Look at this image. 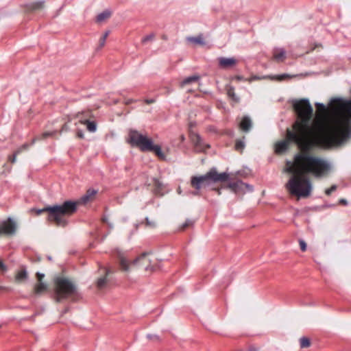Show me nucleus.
I'll return each mask as SVG.
<instances>
[{
    "label": "nucleus",
    "mask_w": 351,
    "mask_h": 351,
    "mask_svg": "<svg viewBox=\"0 0 351 351\" xmlns=\"http://www.w3.org/2000/svg\"><path fill=\"white\" fill-rule=\"evenodd\" d=\"M215 190L217 192L218 195L221 194V189H215Z\"/></svg>",
    "instance_id": "obj_46"
},
{
    "label": "nucleus",
    "mask_w": 351,
    "mask_h": 351,
    "mask_svg": "<svg viewBox=\"0 0 351 351\" xmlns=\"http://www.w3.org/2000/svg\"><path fill=\"white\" fill-rule=\"evenodd\" d=\"M55 298L57 302L71 298L75 301L79 296L75 285L69 279L58 277L55 280Z\"/></svg>",
    "instance_id": "obj_3"
},
{
    "label": "nucleus",
    "mask_w": 351,
    "mask_h": 351,
    "mask_svg": "<svg viewBox=\"0 0 351 351\" xmlns=\"http://www.w3.org/2000/svg\"><path fill=\"white\" fill-rule=\"evenodd\" d=\"M234 79L238 82L244 80V77L241 75H236L234 77Z\"/></svg>",
    "instance_id": "obj_43"
},
{
    "label": "nucleus",
    "mask_w": 351,
    "mask_h": 351,
    "mask_svg": "<svg viewBox=\"0 0 351 351\" xmlns=\"http://www.w3.org/2000/svg\"><path fill=\"white\" fill-rule=\"evenodd\" d=\"M77 136L80 138H84V132L82 130H77Z\"/></svg>",
    "instance_id": "obj_37"
},
{
    "label": "nucleus",
    "mask_w": 351,
    "mask_h": 351,
    "mask_svg": "<svg viewBox=\"0 0 351 351\" xmlns=\"http://www.w3.org/2000/svg\"><path fill=\"white\" fill-rule=\"evenodd\" d=\"M47 289V286L44 282H39L34 287V293L36 295H40L45 292Z\"/></svg>",
    "instance_id": "obj_19"
},
{
    "label": "nucleus",
    "mask_w": 351,
    "mask_h": 351,
    "mask_svg": "<svg viewBox=\"0 0 351 351\" xmlns=\"http://www.w3.org/2000/svg\"><path fill=\"white\" fill-rule=\"evenodd\" d=\"M92 116V112L90 110H86L80 112L76 114V117L79 119L80 121V119H88Z\"/></svg>",
    "instance_id": "obj_22"
},
{
    "label": "nucleus",
    "mask_w": 351,
    "mask_h": 351,
    "mask_svg": "<svg viewBox=\"0 0 351 351\" xmlns=\"http://www.w3.org/2000/svg\"><path fill=\"white\" fill-rule=\"evenodd\" d=\"M156 101V99L155 98H152V99H145L144 100V102L147 104H153Z\"/></svg>",
    "instance_id": "obj_39"
},
{
    "label": "nucleus",
    "mask_w": 351,
    "mask_h": 351,
    "mask_svg": "<svg viewBox=\"0 0 351 351\" xmlns=\"http://www.w3.org/2000/svg\"><path fill=\"white\" fill-rule=\"evenodd\" d=\"M288 77H289V75L285 73V74L275 75L272 77V79H274V80H276L278 81H282Z\"/></svg>",
    "instance_id": "obj_30"
},
{
    "label": "nucleus",
    "mask_w": 351,
    "mask_h": 351,
    "mask_svg": "<svg viewBox=\"0 0 351 351\" xmlns=\"http://www.w3.org/2000/svg\"><path fill=\"white\" fill-rule=\"evenodd\" d=\"M21 153V149H16L13 155L10 156L9 157V160L12 162V163H14L16 160V156L17 155H19V154Z\"/></svg>",
    "instance_id": "obj_29"
},
{
    "label": "nucleus",
    "mask_w": 351,
    "mask_h": 351,
    "mask_svg": "<svg viewBox=\"0 0 351 351\" xmlns=\"http://www.w3.org/2000/svg\"><path fill=\"white\" fill-rule=\"evenodd\" d=\"M285 50L282 48H276L274 49L273 56L275 60L282 62L286 58Z\"/></svg>",
    "instance_id": "obj_15"
},
{
    "label": "nucleus",
    "mask_w": 351,
    "mask_h": 351,
    "mask_svg": "<svg viewBox=\"0 0 351 351\" xmlns=\"http://www.w3.org/2000/svg\"><path fill=\"white\" fill-rule=\"evenodd\" d=\"M36 277H37V280L39 282H42V280L43 278L45 277V275L43 274H41V273H39V272H37L36 273Z\"/></svg>",
    "instance_id": "obj_36"
},
{
    "label": "nucleus",
    "mask_w": 351,
    "mask_h": 351,
    "mask_svg": "<svg viewBox=\"0 0 351 351\" xmlns=\"http://www.w3.org/2000/svg\"><path fill=\"white\" fill-rule=\"evenodd\" d=\"M245 136L243 137V139H237L235 142L234 148L237 151L240 152L241 153L243 152L245 147Z\"/></svg>",
    "instance_id": "obj_21"
},
{
    "label": "nucleus",
    "mask_w": 351,
    "mask_h": 351,
    "mask_svg": "<svg viewBox=\"0 0 351 351\" xmlns=\"http://www.w3.org/2000/svg\"><path fill=\"white\" fill-rule=\"evenodd\" d=\"M300 345L301 348L309 347L311 345L310 339L305 337H301L300 339Z\"/></svg>",
    "instance_id": "obj_26"
},
{
    "label": "nucleus",
    "mask_w": 351,
    "mask_h": 351,
    "mask_svg": "<svg viewBox=\"0 0 351 351\" xmlns=\"http://www.w3.org/2000/svg\"><path fill=\"white\" fill-rule=\"evenodd\" d=\"M7 270L5 265L0 260V271L5 272Z\"/></svg>",
    "instance_id": "obj_38"
},
{
    "label": "nucleus",
    "mask_w": 351,
    "mask_h": 351,
    "mask_svg": "<svg viewBox=\"0 0 351 351\" xmlns=\"http://www.w3.org/2000/svg\"><path fill=\"white\" fill-rule=\"evenodd\" d=\"M227 95L229 97V98H230L235 103H239L240 101V98L236 95L234 92V88L233 86H228Z\"/></svg>",
    "instance_id": "obj_17"
},
{
    "label": "nucleus",
    "mask_w": 351,
    "mask_h": 351,
    "mask_svg": "<svg viewBox=\"0 0 351 351\" xmlns=\"http://www.w3.org/2000/svg\"><path fill=\"white\" fill-rule=\"evenodd\" d=\"M148 254H149V252H144L136 258L133 261L129 262L121 251H117V256L119 259V265L121 269L125 271L129 270L130 265H136L140 261L145 258V256Z\"/></svg>",
    "instance_id": "obj_6"
},
{
    "label": "nucleus",
    "mask_w": 351,
    "mask_h": 351,
    "mask_svg": "<svg viewBox=\"0 0 351 351\" xmlns=\"http://www.w3.org/2000/svg\"><path fill=\"white\" fill-rule=\"evenodd\" d=\"M229 179V175L226 172L218 173L215 167H213L205 175L193 176L191 180V186L196 190L202 187L208 186L212 183L223 182Z\"/></svg>",
    "instance_id": "obj_4"
},
{
    "label": "nucleus",
    "mask_w": 351,
    "mask_h": 351,
    "mask_svg": "<svg viewBox=\"0 0 351 351\" xmlns=\"http://www.w3.org/2000/svg\"><path fill=\"white\" fill-rule=\"evenodd\" d=\"M37 215L43 213H47V220L54 222L57 226L66 227L69 221L66 218L70 216L77 210V203L75 201L66 200L62 204H56L53 206H47L41 209L34 208Z\"/></svg>",
    "instance_id": "obj_2"
},
{
    "label": "nucleus",
    "mask_w": 351,
    "mask_h": 351,
    "mask_svg": "<svg viewBox=\"0 0 351 351\" xmlns=\"http://www.w3.org/2000/svg\"><path fill=\"white\" fill-rule=\"evenodd\" d=\"M299 243H300V250L302 252L306 251V242L304 240H302V239H300L299 240Z\"/></svg>",
    "instance_id": "obj_34"
},
{
    "label": "nucleus",
    "mask_w": 351,
    "mask_h": 351,
    "mask_svg": "<svg viewBox=\"0 0 351 351\" xmlns=\"http://www.w3.org/2000/svg\"><path fill=\"white\" fill-rule=\"evenodd\" d=\"M219 65L222 69H228L234 66L237 60L234 58L220 57L218 58Z\"/></svg>",
    "instance_id": "obj_8"
},
{
    "label": "nucleus",
    "mask_w": 351,
    "mask_h": 351,
    "mask_svg": "<svg viewBox=\"0 0 351 351\" xmlns=\"http://www.w3.org/2000/svg\"><path fill=\"white\" fill-rule=\"evenodd\" d=\"M67 311H68V309H67V308H66V309L64 311L63 313H67Z\"/></svg>",
    "instance_id": "obj_52"
},
{
    "label": "nucleus",
    "mask_w": 351,
    "mask_h": 351,
    "mask_svg": "<svg viewBox=\"0 0 351 351\" xmlns=\"http://www.w3.org/2000/svg\"><path fill=\"white\" fill-rule=\"evenodd\" d=\"M154 34H151L147 35L146 36L143 38L142 43L145 44L148 41L152 40L154 39Z\"/></svg>",
    "instance_id": "obj_31"
},
{
    "label": "nucleus",
    "mask_w": 351,
    "mask_h": 351,
    "mask_svg": "<svg viewBox=\"0 0 351 351\" xmlns=\"http://www.w3.org/2000/svg\"><path fill=\"white\" fill-rule=\"evenodd\" d=\"M199 191V190H197L196 191L193 192V194L194 195H199V191Z\"/></svg>",
    "instance_id": "obj_48"
},
{
    "label": "nucleus",
    "mask_w": 351,
    "mask_h": 351,
    "mask_svg": "<svg viewBox=\"0 0 351 351\" xmlns=\"http://www.w3.org/2000/svg\"><path fill=\"white\" fill-rule=\"evenodd\" d=\"M106 277L100 278L98 279L97 282V286L99 289H102L105 287L106 284Z\"/></svg>",
    "instance_id": "obj_28"
},
{
    "label": "nucleus",
    "mask_w": 351,
    "mask_h": 351,
    "mask_svg": "<svg viewBox=\"0 0 351 351\" xmlns=\"http://www.w3.org/2000/svg\"><path fill=\"white\" fill-rule=\"evenodd\" d=\"M243 185L246 186L247 187H251V186L245 184L241 180H237L236 182L228 183L226 188L230 189L232 191L237 193L241 189V186Z\"/></svg>",
    "instance_id": "obj_14"
},
{
    "label": "nucleus",
    "mask_w": 351,
    "mask_h": 351,
    "mask_svg": "<svg viewBox=\"0 0 351 351\" xmlns=\"http://www.w3.org/2000/svg\"><path fill=\"white\" fill-rule=\"evenodd\" d=\"M80 123L86 125L87 130L90 132H95L97 130V124L94 121L89 119H80Z\"/></svg>",
    "instance_id": "obj_16"
},
{
    "label": "nucleus",
    "mask_w": 351,
    "mask_h": 351,
    "mask_svg": "<svg viewBox=\"0 0 351 351\" xmlns=\"http://www.w3.org/2000/svg\"><path fill=\"white\" fill-rule=\"evenodd\" d=\"M239 127L244 132H248L252 128V121L249 116H244L240 123Z\"/></svg>",
    "instance_id": "obj_10"
},
{
    "label": "nucleus",
    "mask_w": 351,
    "mask_h": 351,
    "mask_svg": "<svg viewBox=\"0 0 351 351\" xmlns=\"http://www.w3.org/2000/svg\"><path fill=\"white\" fill-rule=\"evenodd\" d=\"M145 220L147 221V224H148V225L150 224V222H149V219L147 217L145 219Z\"/></svg>",
    "instance_id": "obj_51"
},
{
    "label": "nucleus",
    "mask_w": 351,
    "mask_h": 351,
    "mask_svg": "<svg viewBox=\"0 0 351 351\" xmlns=\"http://www.w3.org/2000/svg\"><path fill=\"white\" fill-rule=\"evenodd\" d=\"M152 138L138 132L136 130L131 129L128 133V142L132 146L138 147L141 151L146 152V148L149 146Z\"/></svg>",
    "instance_id": "obj_5"
},
{
    "label": "nucleus",
    "mask_w": 351,
    "mask_h": 351,
    "mask_svg": "<svg viewBox=\"0 0 351 351\" xmlns=\"http://www.w3.org/2000/svg\"><path fill=\"white\" fill-rule=\"evenodd\" d=\"M195 149L198 152H205L206 149L210 147V145L208 144H205L202 138V137L197 134L195 136V139L193 140Z\"/></svg>",
    "instance_id": "obj_12"
},
{
    "label": "nucleus",
    "mask_w": 351,
    "mask_h": 351,
    "mask_svg": "<svg viewBox=\"0 0 351 351\" xmlns=\"http://www.w3.org/2000/svg\"><path fill=\"white\" fill-rule=\"evenodd\" d=\"M337 185L335 184H333L331 186L330 188L329 189H327L326 191H325V193L326 195H330L332 192H334L335 191H336L337 189Z\"/></svg>",
    "instance_id": "obj_33"
},
{
    "label": "nucleus",
    "mask_w": 351,
    "mask_h": 351,
    "mask_svg": "<svg viewBox=\"0 0 351 351\" xmlns=\"http://www.w3.org/2000/svg\"><path fill=\"white\" fill-rule=\"evenodd\" d=\"M16 230V222L11 218L3 221L0 226V233L12 235L14 234Z\"/></svg>",
    "instance_id": "obj_7"
},
{
    "label": "nucleus",
    "mask_w": 351,
    "mask_h": 351,
    "mask_svg": "<svg viewBox=\"0 0 351 351\" xmlns=\"http://www.w3.org/2000/svg\"><path fill=\"white\" fill-rule=\"evenodd\" d=\"M108 35H109V31H107L104 34V35L101 37H105V39H106Z\"/></svg>",
    "instance_id": "obj_44"
},
{
    "label": "nucleus",
    "mask_w": 351,
    "mask_h": 351,
    "mask_svg": "<svg viewBox=\"0 0 351 351\" xmlns=\"http://www.w3.org/2000/svg\"><path fill=\"white\" fill-rule=\"evenodd\" d=\"M43 136H44V137H45V138H46V137H47V136H50V134H49V133H48V132H45V133H44V134H43Z\"/></svg>",
    "instance_id": "obj_45"
},
{
    "label": "nucleus",
    "mask_w": 351,
    "mask_h": 351,
    "mask_svg": "<svg viewBox=\"0 0 351 351\" xmlns=\"http://www.w3.org/2000/svg\"><path fill=\"white\" fill-rule=\"evenodd\" d=\"M154 193L160 196L163 195V184L157 179H154Z\"/></svg>",
    "instance_id": "obj_18"
},
{
    "label": "nucleus",
    "mask_w": 351,
    "mask_h": 351,
    "mask_svg": "<svg viewBox=\"0 0 351 351\" xmlns=\"http://www.w3.org/2000/svg\"><path fill=\"white\" fill-rule=\"evenodd\" d=\"M28 147H29V145L27 143H25L22 146H21L19 148H18L17 149H21V153L23 150L27 149Z\"/></svg>",
    "instance_id": "obj_40"
},
{
    "label": "nucleus",
    "mask_w": 351,
    "mask_h": 351,
    "mask_svg": "<svg viewBox=\"0 0 351 351\" xmlns=\"http://www.w3.org/2000/svg\"><path fill=\"white\" fill-rule=\"evenodd\" d=\"M339 204H341V205H343V206H347L348 205V201L346 199L341 198V199H340L339 200Z\"/></svg>",
    "instance_id": "obj_42"
},
{
    "label": "nucleus",
    "mask_w": 351,
    "mask_h": 351,
    "mask_svg": "<svg viewBox=\"0 0 351 351\" xmlns=\"http://www.w3.org/2000/svg\"><path fill=\"white\" fill-rule=\"evenodd\" d=\"M106 39H105V37H101L99 39V47L101 48L105 45Z\"/></svg>",
    "instance_id": "obj_35"
},
{
    "label": "nucleus",
    "mask_w": 351,
    "mask_h": 351,
    "mask_svg": "<svg viewBox=\"0 0 351 351\" xmlns=\"http://www.w3.org/2000/svg\"><path fill=\"white\" fill-rule=\"evenodd\" d=\"M97 193V190L93 189H89L87 190L86 194L82 196L78 202H75L77 204L78 203L85 204L89 202Z\"/></svg>",
    "instance_id": "obj_13"
},
{
    "label": "nucleus",
    "mask_w": 351,
    "mask_h": 351,
    "mask_svg": "<svg viewBox=\"0 0 351 351\" xmlns=\"http://www.w3.org/2000/svg\"><path fill=\"white\" fill-rule=\"evenodd\" d=\"M45 1L44 0H39L36 1L30 2L26 4L25 8L29 12H34L43 8Z\"/></svg>",
    "instance_id": "obj_11"
},
{
    "label": "nucleus",
    "mask_w": 351,
    "mask_h": 351,
    "mask_svg": "<svg viewBox=\"0 0 351 351\" xmlns=\"http://www.w3.org/2000/svg\"><path fill=\"white\" fill-rule=\"evenodd\" d=\"M47 258L50 261L51 260V256H48Z\"/></svg>",
    "instance_id": "obj_53"
},
{
    "label": "nucleus",
    "mask_w": 351,
    "mask_h": 351,
    "mask_svg": "<svg viewBox=\"0 0 351 351\" xmlns=\"http://www.w3.org/2000/svg\"><path fill=\"white\" fill-rule=\"evenodd\" d=\"M326 207H335V204H328L326 205Z\"/></svg>",
    "instance_id": "obj_49"
},
{
    "label": "nucleus",
    "mask_w": 351,
    "mask_h": 351,
    "mask_svg": "<svg viewBox=\"0 0 351 351\" xmlns=\"http://www.w3.org/2000/svg\"><path fill=\"white\" fill-rule=\"evenodd\" d=\"M194 221L192 219H187L184 223H183L180 227L179 230L184 231L186 228L193 226Z\"/></svg>",
    "instance_id": "obj_25"
},
{
    "label": "nucleus",
    "mask_w": 351,
    "mask_h": 351,
    "mask_svg": "<svg viewBox=\"0 0 351 351\" xmlns=\"http://www.w3.org/2000/svg\"><path fill=\"white\" fill-rule=\"evenodd\" d=\"M136 100H135V99H126V100L124 101V103H125V105H130V104H132V103H134V102H136Z\"/></svg>",
    "instance_id": "obj_41"
},
{
    "label": "nucleus",
    "mask_w": 351,
    "mask_h": 351,
    "mask_svg": "<svg viewBox=\"0 0 351 351\" xmlns=\"http://www.w3.org/2000/svg\"><path fill=\"white\" fill-rule=\"evenodd\" d=\"M294 132H297L295 123L293 125ZM293 132L287 129L286 139L276 144L275 152L280 154L286 152L289 144L293 143L296 144L300 152L293 157V161H287L285 171L292 174V176L286 184V188L289 192L298 197H307L312 191V184L307 177L308 175H313L316 178H321L327 173L330 169V164L324 159L311 155L312 145L304 141L311 140V136H302L299 141H293L289 139V132Z\"/></svg>",
    "instance_id": "obj_1"
},
{
    "label": "nucleus",
    "mask_w": 351,
    "mask_h": 351,
    "mask_svg": "<svg viewBox=\"0 0 351 351\" xmlns=\"http://www.w3.org/2000/svg\"><path fill=\"white\" fill-rule=\"evenodd\" d=\"M111 15V12L108 10H105L99 13L96 17V21L98 23L103 22L104 20L108 19Z\"/></svg>",
    "instance_id": "obj_20"
},
{
    "label": "nucleus",
    "mask_w": 351,
    "mask_h": 351,
    "mask_svg": "<svg viewBox=\"0 0 351 351\" xmlns=\"http://www.w3.org/2000/svg\"><path fill=\"white\" fill-rule=\"evenodd\" d=\"M146 152H152L160 159H165V155L162 152L160 146L159 145H154L152 140L150 141L149 146H147V147L146 148Z\"/></svg>",
    "instance_id": "obj_9"
},
{
    "label": "nucleus",
    "mask_w": 351,
    "mask_h": 351,
    "mask_svg": "<svg viewBox=\"0 0 351 351\" xmlns=\"http://www.w3.org/2000/svg\"><path fill=\"white\" fill-rule=\"evenodd\" d=\"M188 40L189 41H191L193 43L199 44V45H204L205 44V42L204 40V38H203V36L202 34L198 35L197 36H195V37H190L188 38Z\"/></svg>",
    "instance_id": "obj_24"
},
{
    "label": "nucleus",
    "mask_w": 351,
    "mask_h": 351,
    "mask_svg": "<svg viewBox=\"0 0 351 351\" xmlns=\"http://www.w3.org/2000/svg\"><path fill=\"white\" fill-rule=\"evenodd\" d=\"M199 77L198 75H192L186 77L182 82V85L189 84L197 82L199 80Z\"/></svg>",
    "instance_id": "obj_23"
},
{
    "label": "nucleus",
    "mask_w": 351,
    "mask_h": 351,
    "mask_svg": "<svg viewBox=\"0 0 351 351\" xmlns=\"http://www.w3.org/2000/svg\"><path fill=\"white\" fill-rule=\"evenodd\" d=\"M110 272H111V271H110V269H106V275H108Z\"/></svg>",
    "instance_id": "obj_47"
},
{
    "label": "nucleus",
    "mask_w": 351,
    "mask_h": 351,
    "mask_svg": "<svg viewBox=\"0 0 351 351\" xmlns=\"http://www.w3.org/2000/svg\"><path fill=\"white\" fill-rule=\"evenodd\" d=\"M102 221H103V222L106 223V222H107V218H106V217H103V218H102Z\"/></svg>",
    "instance_id": "obj_50"
},
{
    "label": "nucleus",
    "mask_w": 351,
    "mask_h": 351,
    "mask_svg": "<svg viewBox=\"0 0 351 351\" xmlns=\"http://www.w3.org/2000/svg\"><path fill=\"white\" fill-rule=\"evenodd\" d=\"M27 277V272L25 269H21L17 274V279L22 280L26 279Z\"/></svg>",
    "instance_id": "obj_27"
},
{
    "label": "nucleus",
    "mask_w": 351,
    "mask_h": 351,
    "mask_svg": "<svg viewBox=\"0 0 351 351\" xmlns=\"http://www.w3.org/2000/svg\"><path fill=\"white\" fill-rule=\"evenodd\" d=\"M147 338L149 340H152V341H159L160 340L159 336H158L157 335H153V334H147Z\"/></svg>",
    "instance_id": "obj_32"
}]
</instances>
